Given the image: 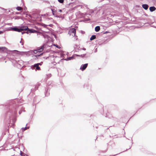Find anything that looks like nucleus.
<instances>
[{
  "mask_svg": "<svg viewBox=\"0 0 156 156\" xmlns=\"http://www.w3.org/2000/svg\"><path fill=\"white\" fill-rule=\"evenodd\" d=\"M17 101V100H15L10 101L8 106L9 111L7 113V116L9 118L10 121H12V125L13 126L16 120L17 108H18Z\"/></svg>",
  "mask_w": 156,
  "mask_h": 156,
  "instance_id": "obj_1",
  "label": "nucleus"
},
{
  "mask_svg": "<svg viewBox=\"0 0 156 156\" xmlns=\"http://www.w3.org/2000/svg\"><path fill=\"white\" fill-rule=\"evenodd\" d=\"M10 30L18 32H21L23 31L27 30L28 29L27 26H22L18 27L17 26L12 27H10Z\"/></svg>",
  "mask_w": 156,
  "mask_h": 156,
  "instance_id": "obj_2",
  "label": "nucleus"
},
{
  "mask_svg": "<svg viewBox=\"0 0 156 156\" xmlns=\"http://www.w3.org/2000/svg\"><path fill=\"white\" fill-rule=\"evenodd\" d=\"M76 30L75 28H72L70 29L68 32V34L70 35H72L73 37H76V39H77V37L76 36Z\"/></svg>",
  "mask_w": 156,
  "mask_h": 156,
  "instance_id": "obj_3",
  "label": "nucleus"
},
{
  "mask_svg": "<svg viewBox=\"0 0 156 156\" xmlns=\"http://www.w3.org/2000/svg\"><path fill=\"white\" fill-rule=\"evenodd\" d=\"M31 68L32 69L35 70L36 71L41 70L40 67H39L37 63H35L34 65L31 66Z\"/></svg>",
  "mask_w": 156,
  "mask_h": 156,
  "instance_id": "obj_4",
  "label": "nucleus"
},
{
  "mask_svg": "<svg viewBox=\"0 0 156 156\" xmlns=\"http://www.w3.org/2000/svg\"><path fill=\"white\" fill-rule=\"evenodd\" d=\"M46 45L44 44H43L41 46L37 48L38 52H42L44 50V48H45Z\"/></svg>",
  "mask_w": 156,
  "mask_h": 156,
  "instance_id": "obj_5",
  "label": "nucleus"
},
{
  "mask_svg": "<svg viewBox=\"0 0 156 156\" xmlns=\"http://www.w3.org/2000/svg\"><path fill=\"white\" fill-rule=\"evenodd\" d=\"M88 65V63H85L84 64L82 65L80 68V69L82 71H84L87 68Z\"/></svg>",
  "mask_w": 156,
  "mask_h": 156,
  "instance_id": "obj_6",
  "label": "nucleus"
},
{
  "mask_svg": "<svg viewBox=\"0 0 156 156\" xmlns=\"http://www.w3.org/2000/svg\"><path fill=\"white\" fill-rule=\"evenodd\" d=\"M27 30L26 33L27 34H28L29 33H35L36 32V30L33 29H30L28 28L27 30Z\"/></svg>",
  "mask_w": 156,
  "mask_h": 156,
  "instance_id": "obj_7",
  "label": "nucleus"
},
{
  "mask_svg": "<svg viewBox=\"0 0 156 156\" xmlns=\"http://www.w3.org/2000/svg\"><path fill=\"white\" fill-rule=\"evenodd\" d=\"M43 53H41V54L38 55H34L33 58L35 59H39V57L40 56L42 55Z\"/></svg>",
  "mask_w": 156,
  "mask_h": 156,
  "instance_id": "obj_8",
  "label": "nucleus"
},
{
  "mask_svg": "<svg viewBox=\"0 0 156 156\" xmlns=\"http://www.w3.org/2000/svg\"><path fill=\"white\" fill-rule=\"evenodd\" d=\"M40 85V84L39 83L37 84L34 88L31 89V91L36 90H37L38 88V87Z\"/></svg>",
  "mask_w": 156,
  "mask_h": 156,
  "instance_id": "obj_9",
  "label": "nucleus"
},
{
  "mask_svg": "<svg viewBox=\"0 0 156 156\" xmlns=\"http://www.w3.org/2000/svg\"><path fill=\"white\" fill-rule=\"evenodd\" d=\"M94 10L91 9L86 14V16H88V15L90 16L91 15V14L92 13L94 12Z\"/></svg>",
  "mask_w": 156,
  "mask_h": 156,
  "instance_id": "obj_10",
  "label": "nucleus"
},
{
  "mask_svg": "<svg viewBox=\"0 0 156 156\" xmlns=\"http://www.w3.org/2000/svg\"><path fill=\"white\" fill-rule=\"evenodd\" d=\"M142 7L145 10H147L149 6L147 4H143L142 5Z\"/></svg>",
  "mask_w": 156,
  "mask_h": 156,
  "instance_id": "obj_11",
  "label": "nucleus"
},
{
  "mask_svg": "<svg viewBox=\"0 0 156 156\" xmlns=\"http://www.w3.org/2000/svg\"><path fill=\"white\" fill-rule=\"evenodd\" d=\"M156 9V8L154 6H151L149 8V10L151 12H152L155 11Z\"/></svg>",
  "mask_w": 156,
  "mask_h": 156,
  "instance_id": "obj_12",
  "label": "nucleus"
},
{
  "mask_svg": "<svg viewBox=\"0 0 156 156\" xmlns=\"http://www.w3.org/2000/svg\"><path fill=\"white\" fill-rule=\"evenodd\" d=\"M100 29V27L99 26H96L95 28V30L97 32H98Z\"/></svg>",
  "mask_w": 156,
  "mask_h": 156,
  "instance_id": "obj_13",
  "label": "nucleus"
},
{
  "mask_svg": "<svg viewBox=\"0 0 156 156\" xmlns=\"http://www.w3.org/2000/svg\"><path fill=\"white\" fill-rule=\"evenodd\" d=\"M74 58V57L73 56H72L71 57H68L66 59H64V60L66 61L70 60L73 59Z\"/></svg>",
  "mask_w": 156,
  "mask_h": 156,
  "instance_id": "obj_14",
  "label": "nucleus"
},
{
  "mask_svg": "<svg viewBox=\"0 0 156 156\" xmlns=\"http://www.w3.org/2000/svg\"><path fill=\"white\" fill-rule=\"evenodd\" d=\"M29 126H26L25 127H23L21 128V129L23 132L24 131H25V130L27 129H29Z\"/></svg>",
  "mask_w": 156,
  "mask_h": 156,
  "instance_id": "obj_15",
  "label": "nucleus"
},
{
  "mask_svg": "<svg viewBox=\"0 0 156 156\" xmlns=\"http://www.w3.org/2000/svg\"><path fill=\"white\" fill-rule=\"evenodd\" d=\"M96 38V35H92L91 36V37L90 38V40L91 41H92L93 40H94Z\"/></svg>",
  "mask_w": 156,
  "mask_h": 156,
  "instance_id": "obj_16",
  "label": "nucleus"
},
{
  "mask_svg": "<svg viewBox=\"0 0 156 156\" xmlns=\"http://www.w3.org/2000/svg\"><path fill=\"white\" fill-rule=\"evenodd\" d=\"M74 48L76 50H78L80 47L77 44H75L74 46Z\"/></svg>",
  "mask_w": 156,
  "mask_h": 156,
  "instance_id": "obj_17",
  "label": "nucleus"
},
{
  "mask_svg": "<svg viewBox=\"0 0 156 156\" xmlns=\"http://www.w3.org/2000/svg\"><path fill=\"white\" fill-rule=\"evenodd\" d=\"M51 9L52 11L53 15L55 16L56 15L55 14V13L56 12V10L52 9Z\"/></svg>",
  "mask_w": 156,
  "mask_h": 156,
  "instance_id": "obj_18",
  "label": "nucleus"
},
{
  "mask_svg": "<svg viewBox=\"0 0 156 156\" xmlns=\"http://www.w3.org/2000/svg\"><path fill=\"white\" fill-rule=\"evenodd\" d=\"M76 55L79 56H81L82 58H84V57H85V56L86 55V54H83L81 55Z\"/></svg>",
  "mask_w": 156,
  "mask_h": 156,
  "instance_id": "obj_19",
  "label": "nucleus"
},
{
  "mask_svg": "<svg viewBox=\"0 0 156 156\" xmlns=\"http://www.w3.org/2000/svg\"><path fill=\"white\" fill-rule=\"evenodd\" d=\"M7 48L5 47H0V50L4 51Z\"/></svg>",
  "mask_w": 156,
  "mask_h": 156,
  "instance_id": "obj_20",
  "label": "nucleus"
},
{
  "mask_svg": "<svg viewBox=\"0 0 156 156\" xmlns=\"http://www.w3.org/2000/svg\"><path fill=\"white\" fill-rule=\"evenodd\" d=\"M21 7L20 6H17L16 8V9L18 11L21 10Z\"/></svg>",
  "mask_w": 156,
  "mask_h": 156,
  "instance_id": "obj_21",
  "label": "nucleus"
},
{
  "mask_svg": "<svg viewBox=\"0 0 156 156\" xmlns=\"http://www.w3.org/2000/svg\"><path fill=\"white\" fill-rule=\"evenodd\" d=\"M55 16V17H57V18H63V17L62 16H57V15H56Z\"/></svg>",
  "mask_w": 156,
  "mask_h": 156,
  "instance_id": "obj_22",
  "label": "nucleus"
},
{
  "mask_svg": "<svg viewBox=\"0 0 156 156\" xmlns=\"http://www.w3.org/2000/svg\"><path fill=\"white\" fill-rule=\"evenodd\" d=\"M34 53H37V52H38V50L37 49V48L36 49H34Z\"/></svg>",
  "mask_w": 156,
  "mask_h": 156,
  "instance_id": "obj_23",
  "label": "nucleus"
},
{
  "mask_svg": "<svg viewBox=\"0 0 156 156\" xmlns=\"http://www.w3.org/2000/svg\"><path fill=\"white\" fill-rule=\"evenodd\" d=\"M58 1L61 3H63L64 2V0H58Z\"/></svg>",
  "mask_w": 156,
  "mask_h": 156,
  "instance_id": "obj_24",
  "label": "nucleus"
},
{
  "mask_svg": "<svg viewBox=\"0 0 156 156\" xmlns=\"http://www.w3.org/2000/svg\"><path fill=\"white\" fill-rule=\"evenodd\" d=\"M43 63V62H41L40 63H37V64H38V65H39V66L40 65V66H41L42 64Z\"/></svg>",
  "mask_w": 156,
  "mask_h": 156,
  "instance_id": "obj_25",
  "label": "nucleus"
},
{
  "mask_svg": "<svg viewBox=\"0 0 156 156\" xmlns=\"http://www.w3.org/2000/svg\"><path fill=\"white\" fill-rule=\"evenodd\" d=\"M23 154H24V153H23V152H22V151H20V154L21 156H23Z\"/></svg>",
  "mask_w": 156,
  "mask_h": 156,
  "instance_id": "obj_26",
  "label": "nucleus"
},
{
  "mask_svg": "<svg viewBox=\"0 0 156 156\" xmlns=\"http://www.w3.org/2000/svg\"><path fill=\"white\" fill-rule=\"evenodd\" d=\"M42 26H43L44 27H46L48 25L44 24H43Z\"/></svg>",
  "mask_w": 156,
  "mask_h": 156,
  "instance_id": "obj_27",
  "label": "nucleus"
},
{
  "mask_svg": "<svg viewBox=\"0 0 156 156\" xmlns=\"http://www.w3.org/2000/svg\"><path fill=\"white\" fill-rule=\"evenodd\" d=\"M97 48H96L95 49L94 52L95 53H96V52H97Z\"/></svg>",
  "mask_w": 156,
  "mask_h": 156,
  "instance_id": "obj_28",
  "label": "nucleus"
},
{
  "mask_svg": "<svg viewBox=\"0 0 156 156\" xmlns=\"http://www.w3.org/2000/svg\"><path fill=\"white\" fill-rule=\"evenodd\" d=\"M14 51L16 53L18 54L19 53V51L17 50H14Z\"/></svg>",
  "mask_w": 156,
  "mask_h": 156,
  "instance_id": "obj_29",
  "label": "nucleus"
},
{
  "mask_svg": "<svg viewBox=\"0 0 156 156\" xmlns=\"http://www.w3.org/2000/svg\"><path fill=\"white\" fill-rule=\"evenodd\" d=\"M26 155H27L26 154L24 153L23 154V155L22 156H26Z\"/></svg>",
  "mask_w": 156,
  "mask_h": 156,
  "instance_id": "obj_30",
  "label": "nucleus"
},
{
  "mask_svg": "<svg viewBox=\"0 0 156 156\" xmlns=\"http://www.w3.org/2000/svg\"><path fill=\"white\" fill-rule=\"evenodd\" d=\"M3 32L2 31H0V34H2Z\"/></svg>",
  "mask_w": 156,
  "mask_h": 156,
  "instance_id": "obj_31",
  "label": "nucleus"
},
{
  "mask_svg": "<svg viewBox=\"0 0 156 156\" xmlns=\"http://www.w3.org/2000/svg\"><path fill=\"white\" fill-rule=\"evenodd\" d=\"M21 113V111H19V114H20Z\"/></svg>",
  "mask_w": 156,
  "mask_h": 156,
  "instance_id": "obj_32",
  "label": "nucleus"
},
{
  "mask_svg": "<svg viewBox=\"0 0 156 156\" xmlns=\"http://www.w3.org/2000/svg\"><path fill=\"white\" fill-rule=\"evenodd\" d=\"M58 11H59V12H62V10H61V9H59L58 10Z\"/></svg>",
  "mask_w": 156,
  "mask_h": 156,
  "instance_id": "obj_33",
  "label": "nucleus"
},
{
  "mask_svg": "<svg viewBox=\"0 0 156 156\" xmlns=\"http://www.w3.org/2000/svg\"><path fill=\"white\" fill-rule=\"evenodd\" d=\"M82 49H83V50H84V51H85V50H86V49L85 48H83Z\"/></svg>",
  "mask_w": 156,
  "mask_h": 156,
  "instance_id": "obj_34",
  "label": "nucleus"
},
{
  "mask_svg": "<svg viewBox=\"0 0 156 156\" xmlns=\"http://www.w3.org/2000/svg\"><path fill=\"white\" fill-rule=\"evenodd\" d=\"M52 25V24H51L49 25H48V26H50V27H51Z\"/></svg>",
  "mask_w": 156,
  "mask_h": 156,
  "instance_id": "obj_35",
  "label": "nucleus"
},
{
  "mask_svg": "<svg viewBox=\"0 0 156 156\" xmlns=\"http://www.w3.org/2000/svg\"><path fill=\"white\" fill-rule=\"evenodd\" d=\"M25 33V32H22V34H23L24 33Z\"/></svg>",
  "mask_w": 156,
  "mask_h": 156,
  "instance_id": "obj_36",
  "label": "nucleus"
},
{
  "mask_svg": "<svg viewBox=\"0 0 156 156\" xmlns=\"http://www.w3.org/2000/svg\"><path fill=\"white\" fill-rule=\"evenodd\" d=\"M56 47H57V48H59V46H58V45H57V46H56Z\"/></svg>",
  "mask_w": 156,
  "mask_h": 156,
  "instance_id": "obj_37",
  "label": "nucleus"
},
{
  "mask_svg": "<svg viewBox=\"0 0 156 156\" xmlns=\"http://www.w3.org/2000/svg\"><path fill=\"white\" fill-rule=\"evenodd\" d=\"M49 20H51V19H52V18H49Z\"/></svg>",
  "mask_w": 156,
  "mask_h": 156,
  "instance_id": "obj_38",
  "label": "nucleus"
},
{
  "mask_svg": "<svg viewBox=\"0 0 156 156\" xmlns=\"http://www.w3.org/2000/svg\"><path fill=\"white\" fill-rule=\"evenodd\" d=\"M22 53H26V52H22Z\"/></svg>",
  "mask_w": 156,
  "mask_h": 156,
  "instance_id": "obj_39",
  "label": "nucleus"
},
{
  "mask_svg": "<svg viewBox=\"0 0 156 156\" xmlns=\"http://www.w3.org/2000/svg\"><path fill=\"white\" fill-rule=\"evenodd\" d=\"M27 9L26 8H25V9H24V10L25 11L26 10V9Z\"/></svg>",
  "mask_w": 156,
  "mask_h": 156,
  "instance_id": "obj_40",
  "label": "nucleus"
},
{
  "mask_svg": "<svg viewBox=\"0 0 156 156\" xmlns=\"http://www.w3.org/2000/svg\"><path fill=\"white\" fill-rule=\"evenodd\" d=\"M29 16L31 18V16L30 15H29Z\"/></svg>",
  "mask_w": 156,
  "mask_h": 156,
  "instance_id": "obj_41",
  "label": "nucleus"
},
{
  "mask_svg": "<svg viewBox=\"0 0 156 156\" xmlns=\"http://www.w3.org/2000/svg\"><path fill=\"white\" fill-rule=\"evenodd\" d=\"M22 45H23V43H22Z\"/></svg>",
  "mask_w": 156,
  "mask_h": 156,
  "instance_id": "obj_42",
  "label": "nucleus"
},
{
  "mask_svg": "<svg viewBox=\"0 0 156 156\" xmlns=\"http://www.w3.org/2000/svg\"><path fill=\"white\" fill-rule=\"evenodd\" d=\"M88 20H90V19H88Z\"/></svg>",
  "mask_w": 156,
  "mask_h": 156,
  "instance_id": "obj_43",
  "label": "nucleus"
},
{
  "mask_svg": "<svg viewBox=\"0 0 156 156\" xmlns=\"http://www.w3.org/2000/svg\"><path fill=\"white\" fill-rule=\"evenodd\" d=\"M115 154V155H114V156H115V155H117V154Z\"/></svg>",
  "mask_w": 156,
  "mask_h": 156,
  "instance_id": "obj_44",
  "label": "nucleus"
},
{
  "mask_svg": "<svg viewBox=\"0 0 156 156\" xmlns=\"http://www.w3.org/2000/svg\"><path fill=\"white\" fill-rule=\"evenodd\" d=\"M107 32H105V33H107Z\"/></svg>",
  "mask_w": 156,
  "mask_h": 156,
  "instance_id": "obj_45",
  "label": "nucleus"
},
{
  "mask_svg": "<svg viewBox=\"0 0 156 156\" xmlns=\"http://www.w3.org/2000/svg\"><path fill=\"white\" fill-rule=\"evenodd\" d=\"M43 58L44 59L45 58L44 57H43Z\"/></svg>",
  "mask_w": 156,
  "mask_h": 156,
  "instance_id": "obj_46",
  "label": "nucleus"
},
{
  "mask_svg": "<svg viewBox=\"0 0 156 156\" xmlns=\"http://www.w3.org/2000/svg\"><path fill=\"white\" fill-rule=\"evenodd\" d=\"M131 140H132V141H133V140H132V139H131Z\"/></svg>",
  "mask_w": 156,
  "mask_h": 156,
  "instance_id": "obj_47",
  "label": "nucleus"
}]
</instances>
